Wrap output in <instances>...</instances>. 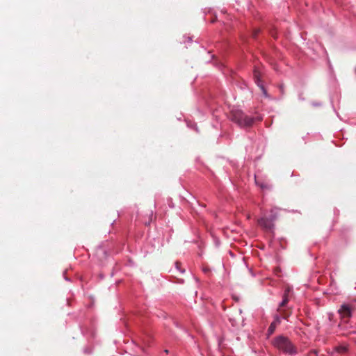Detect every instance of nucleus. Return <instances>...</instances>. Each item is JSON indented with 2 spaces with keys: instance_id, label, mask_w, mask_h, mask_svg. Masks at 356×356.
<instances>
[{
  "instance_id": "8",
  "label": "nucleus",
  "mask_w": 356,
  "mask_h": 356,
  "mask_svg": "<svg viewBox=\"0 0 356 356\" xmlns=\"http://www.w3.org/2000/svg\"><path fill=\"white\" fill-rule=\"evenodd\" d=\"M334 350L339 353H346L348 350V348L346 346H338L334 348Z\"/></svg>"
},
{
  "instance_id": "11",
  "label": "nucleus",
  "mask_w": 356,
  "mask_h": 356,
  "mask_svg": "<svg viewBox=\"0 0 356 356\" xmlns=\"http://www.w3.org/2000/svg\"><path fill=\"white\" fill-rule=\"evenodd\" d=\"M280 90L283 93L284 92V88L283 86H280Z\"/></svg>"
},
{
  "instance_id": "4",
  "label": "nucleus",
  "mask_w": 356,
  "mask_h": 356,
  "mask_svg": "<svg viewBox=\"0 0 356 356\" xmlns=\"http://www.w3.org/2000/svg\"><path fill=\"white\" fill-rule=\"evenodd\" d=\"M276 218L275 214H271L269 217H263L258 220V224L266 232H271L274 228V221Z\"/></svg>"
},
{
  "instance_id": "7",
  "label": "nucleus",
  "mask_w": 356,
  "mask_h": 356,
  "mask_svg": "<svg viewBox=\"0 0 356 356\" xmlns=\"http://www.w3.org/2000/svg\"><path fill=\"white\" fill-rule=\"evenodd\" d=\"M280 323V318L279 316H276L275 320L270 324V325L268 327V332L270 334H272L275 329L276 325Z\"/></svg>"
},
{
  "instance_id": "9",
  "label": "nucleus",
  "mask_w": 356,
  "mask_h": 356,
  "mask_svg": "<svg viewBox=\"0 0 356 356\" xmlns=\"http://www.w3.org/2000/svg\"><path fill=\"white\" fill-rule=\"evenodd\" d=\"M259 31V29H254V31L252 32V37L256 38Z\"/></svg>"
},
{
  "instance_id": "1",
  "label": "nucleus",
  "mask_w": 356,
  "mask_h": 356,
  "mask_svg": "<svg viewBox=\"0 0 356 356\" xmlns=\"http://www.w3.org/2000/svg\"><path fill=\"white\" fill-rule=\"evenodd\" d=\"M273 345L279 350L285 354L293 355L297 354V348L292 343V342L284 336H279L273 341Z\"/></svg>"
},
{
  "instance_id": "2",
  "label": "nucleus",
  "mask_w": 356,
  "mask_h": 356,
  "mask_svg": "<svg viewBox=\"0 0 356 356\" xmlns=\"http://www.w3.org/2000/svg\"><path fill=\"white\" fill-rule=\"evenodd\" d=\"M230 120L240 127H250L254 122V118L246 115L240 110H233L230 113Z\"/></svg>"
},
{
  "instance_id": "6",
  "label": "nucleus",
  "mask_w": 356,
  "mask_h": 356,
  "mask_svg": "<svg viewBox=\"0 0 356 356\" xmlns=\"http://www.w3.org/2000/svg\"><path fill=\"white\" fill-rule=\"evenodd\" d=\"M254 79L255 83H257L258 87L261 89L263 95L265 97H268L266 90L264 88V86L262 84L261 81V74L257 70H254Z\"/></svg>"
},
{
  "instance_id": "10",
  "label": "nucleus",
  "mask_w": 356,
  "mask_h": 356,
  "mask_svg": "<svg viewBox=\"0 0 356 356\" xmlns=\"http://www.w3.org/2000/svg\"><path fill=\"white\" fill-rule=\"evenodd\" d=\"M179 266H180V263H179V262H176V267H177V269H179Z\"/></svg>"
},
{
  "instance_id": "12",
  "label": "nucleus",
  "mask_w": 356,
  "mask_h": 356,
  "mask_svg": "<svg viewBox=\"0 0 356 356\" xmlns=\"http://www.w3.org/2000/svg\"><path fill=\"white\" fill-rule=\"evenodd\" d=\"M165 352L166 353H168V350H165Z\"/></svg>"
},
{
  "instance_id": "3",
  "label": "nucleus",
  "mask_w": 356,
  "mask_h": 356,
  "mask_svg": "<svg viewBox=\"0 0 356 356\" xmlns=\"http://www.w3.org/2000/svg\"><path fill=\"white\" fill-rule=\"evenodd\" d=\"M291 291L289 287H287L284 293L282 301L280 303L277 312L280 314L282 318L287 319L291 314L292 310L291 308L287 307L286 305L289 302V293Z\"/></svg>"
},
{
  "instance_id": "5",
  "label": "nucleus",
  "mask_w": 356,
  "mask_h": 356,
  "mask_svg": "<svg viewBox=\"0 0 356 356\" xmlns=\"http://www.w3.org/2000/svg\"><path fill=\"white\" fill-rule=\"evenodd\" d=\"M355 308L349 304H343L338 310V313L341 319L347 321L351 316Z\"/></svg>"
}]
</instances>
